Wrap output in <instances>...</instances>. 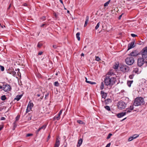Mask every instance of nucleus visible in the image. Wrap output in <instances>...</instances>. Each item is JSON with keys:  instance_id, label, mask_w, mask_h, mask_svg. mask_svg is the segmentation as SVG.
I'll return each instance as SVG.
<instances>
[{"instance_id": "obj_19", "label": "nucleus", "mask_w": 147, "mask_h": 147, "mask_svg": "<svg viewBox=\"0 0 147 147\" xmlns=\"http://www.w3.org/2000/svg\"><path fill=\"white\" fill-rule=\"evenodd\" d=\"M80 33L79 32H78L76 34V37L78 39V41L80 40Z\"/></svg>"}, {"instance_id": "obj_61", "label": "nucleus", "mask_w": 147, "mask_h": 147, "mask_svg": "<svg viewBox=\"0 0 147 147\" xmlns=\"http://www.w3.org/2000/svg\"><path fill=\"white\" fill-rule=\"evenodd\" d=\"M108 75H111V72H109L108 73Z\"/></svg>"}, {"instance_id": "obj_57", "label": "nucleus", "mask_w": 147, "mask_h": 147, "mask_svg": "<svg viewBox=\"0 0 147 147\" xmlns=\"http://www.w3.org/2000/svg\"><path fill=\"white\" fill-rule=\"evenodd\" d=\"M145 59L146 60L145 61V63L147 64V58H146Z\"/></svg>"}, {"instance_id": "obj_56", "label": "nucleus", "mask_w": 147, "mask_h": 147, "mask_svg": "<svg viewBox=\"0 0 147 147\" xmlns=\"http://www.w3.org/2000/svg\"><path fill=\"white\" fill-rule=\"evenodd\" d=\"M23 5L25 6H27V4L26 3H24L23 4Z\"/></svg>"}, {"instance_id": "obj_3", "label": "nucleus", "mask_w": 147, "mask_h": 147, "mask_svg": "<svg viewBox=\"0 0 147 147\" xmlns=\"http://www.w3.org/2000/svg\"><path fill=\"white\" fill-rule=\"evenodd\" d=\"M126 105L127 103L122 100H121L118 102L117 106L119 109L122 110L126 107Z\"/></svg>"}, {"instance_id": "obj_39", "label": "nucleus", "mask_w": 147, "mask_h": 147, "mask_svg": "<svg viewBox=\"0 0 147 147\" xmlns=\"http://www.w3.org/2000/svg\"><path fill=\"white\" fill-rule=\"evenodd\" d=\"M13 127L14 129L17 126V125L16 124V121H15L13 123Z\"/></svg>"}, {"instance_id": "obj_11", "label": "nucleus", "mask_w": 147, "mask_h": 147, "mask_svg": "<svg viewBox=\"0 0 147 147\" xmlns=\"http://www.w3.org/2000/svg\"><path fill=\"white\" fill-rule=\"evenodd\" d=\"M135 41H134L131 42V43H129L128 45V50H129L130 49L134 48L135 47V46L134 45Z\"/></svg>"}, {"instance_id": "obj_32", "label": "nucleus", "mask_w": 147, "mask_h": 147, "mask_svg": "<svg viewBox=\"0 0 147 147\" xmlns=\"http://www.w3.org/2000/svg\"><path fill=\"white\" fill-rule=\"evenodd\" d=\"M127 108L128 109L130 110L131 111L132 110L134 109V108L133 105H131L129 108Z\"/></svg>"}, {"instance_id": "obj_55", "label": "nucleus", "mask_w": 147, "mask_h": 147, "mask_svg": "<svg viewBox=\"0 0 147 147\" xmlns=\"http://www.w3.org/2000/svg\"><path fill=\"white\" fill-rule=\"evenodd\" d=\"M42 51H40L38 53V55H41L42 54Z\"/></svg>"}, {"instance_id": "obj_18", "label": "nucleus", "mask_w": 147, "mask_h": 147, "mask_svg": "<svg viewBox=\"0 0 147 147\" xmlns=\"http://www.w3.org/2000/svg\"><path fill=\"white\" fill-rule=\"evenodd\" d=\"M133 82V80L128 81L127 82V84L128 86L129 87H130L131 86V84Z\"/></svg>"}, {"instance_id": "obj_34", "label": "nucleus", "mask_w": 147, "mask_h": 147, "mask_svg": "<svg viewBox=\"0 0 147 147\" xmlns=\"http://www.w3.org/2000/svg\"><path fill=\"white\" fill-rule=\"evenodd\" d=\"M134 76V75L133 74L130 75L129 76V78L131 79H133Z\"/></svg>"}, {"instance_id": "obj_33", "label": "nucleus", "mask_w": 147, "mask_h": 147, "mask_svg": "<svg viewBox=\"0 0 147 147\" xmlns=\"http://www.w3.org/2000/svg\"><path fill=\"white\" fill-rule=\"evenodd\" d=\"M54 85L56 86H59V83L57 82H55L54 83Z\"/></svg>"}, {"instance_id": "obj_30", "label": "nucleus", "mask_w": 147, "mask_h": 147, "mask_svg": "<svg viewBox=\"0 0 147 147\" xmlns=\"http://www.w3.org/2000/svg\"><path fill=\"white\" fill-rule=\"evenodd\" d=\"M105 108L108 111L110 110V108L109 106H106L105 107Z\"/></svg>"}, {"instance_id": "obj_51", "label": "nucleus", "mask_w": 147, "mask_h": 147, "mask_svg": "<svg viewBox=\"0 0 147 147\" xmlns=\"http://www.w3.org/2000/svg\"><path fill=\"white\" fill-rule=\"evenodd\" d=\"M41 19L43 20H45V17L44 16L42 17L41 18Z\"/></svg>"}, {"instance_id": "obj_16", "label": "nucleus", "mask_w": 147, "mask_h": 147, "mask_svg": "<svg viewBox=\"0 0 147 147\" xmlns=\"http://www.w3.org/2000/svg\"><path fill=\"white\" fill-rule=\"evenodd\" d=\"M89 21V17L87 16L86 17V21L85 22V24L84 25V27H85L87 25V24Z\"/></svg>"}, {"instance_id": "obj_10", "label": "nucleus", "mask_w": 147, "mask_h": 147, "mask_svg": "<svg viewBox=\"0 0 147 147\" xmlns=\"http://www.w3.org/2000/svg\"><path fill=\"white\" fill-rule=\"evenodd\" d=\"M2 88L3 90L5 92H8L11 89L10 86L8 84L4 85Z\"/></svg>"}, {"instance_id": "obj_9", "label": "nucleus", "mask_w": 147, "mask_h": 147, "mask_svg": "<svg viewBox=\"0 0 147 147\" xmlns=\"http://www.w3.org/2000/svg\"><path fill=\"white\" fill-rule=\"evenodd\" d=\"M139 54V52L137 50L133 51L129 54V55L132 57H136Z\"/></svg>"}, {"instance_id": "obj_27", "label": "nucleus", "mask_w": 147, "mask_h": 147, "mask_svg": "<svg viewBox=\"0 0 147 147\" xmlns=\"http://www.w3.org/2000/svg\"><path fill=\"white\" fill-rule=\"evenodd\" d=\"M110 1V0H109V1H107V2H106V3H105L104 4V6L105 7L107 6L109 4V3Z\"/></svg>"}, {"instance_id": "obj_28", "label": "nucleus", "mask_w": 147, "mask_h": 147, "mask_svg": "<svg viewBox=\"0 0 147 147\" xmlns=\"http://www.w3.org/2000/svg\"><path fill=\"white\" fill-rule=\"evenodd\" d=\"M87 83L90 84H96V83L95 82L90 81H88L87 82Z\"/></svg>"}, {"instance_id": "obj_53", "label": "nucleus", "mask_w": 147, "mask_h": 147, "mask_svg": "<svg viewBox=\"0 0 147 147\" xmlns=\"http://www.w3.org/2000/svg\"><path fill=\"white\" fill-rule=\"evenodd\" d=\"M56 142L58 143H60L59 141V140L57 138V139H56Z\"/></svg>"}, {"instance_id": "obj_12", "label": "nucleus", "mask_w": 147, "mask_h": 147, "mask_svg": "<svg viewBox=\"0 0 147 147\" xmlns=\"http://www.w3.org/2000/svg\"><path fill=\"white\" fill-rule=\"evenodd\" d=\"M126 115L125 112H121L117 114V116L118 118H121Z\"/></svg>"}, {"instance_id": "obj_47", "label": "nucleus", "mask_w": 147, "mask_h": 147, "mask_svg": "<svg viewBox=\"0 0 147 147\" xmlns=\"http://www.w3.org/2000/svg\"><path fill=\"white\" fill-rule=\"evenodd\" d=\"M49 95V93H47V94L45 95V99H47V97Z\"/></svg>"}, {"instance_id": "obj_44", "label": "nucleus", "mask_w": 147, "mask_h": 147, "mask_svg": "<svg viewBox=\"0 0 147 147\" xmlns=\"http://www.w3.org/2000/svg\"><path fill=\"white\" fill-rule=\"evenodd\" d=\"M53 14L54 15V16H55V17L56 18H57V15L56 13H55V12H54L53 13Z\"/></svg>"}, {"instance_id": "obj_6", "label": "nucleus", "mask_w": 147, "mask_h": 147, "mask_svg": "<svg viewBox=\"0 0 147 147\" xmlns=\"http://www.w3.org/2000/svg\"><path fill=\"white\" fill-rule=\"evenodd\" d=\"M121 70L124 72H128L129 70V67L126 65H122L120 68Z\"/></svg>"}, {"instance_id": "obj_41", "label": "nucleus", "mask_w": 147, "mask_h": 147, "mask_svg": "<svg viewBox=\"0 0 147 147\" xmlns=\"http://www.w3.org/2000/svg\"><path fill=\"white\" fill-rule=\"evenodd\" d=\"M62 111H63V109H61V110H60V111L59 112V113L58 115H59V116H60V115L62 114Z\"/></svg>"}, {"instance_id": "obj_2", "label": "nucleus", "mask_w": 147, "mask_h": 147, "mask_svg": "<svg viewBox=\"0 0 147 147\" xmlns=\"http://www.w3.org/2000/svg\"><path fill=\"white\" fill-rule=\"evenodd\" d=\"M144 104L145 102L144 101V99L142 97H139L135 99L133 105L137 106L143 105Z\"/></svg>"}, {"instance_id": "obj_1", "label": "nucleus", "mask_w": 147, "mask_h": 147, "mask_svg": "<svg viewBox=\"0 0 147 147\" xmlns=\"http://www.w3.org/2000/svg\"><path fill=\"white\" fill-rule=\"evenodd\" d=\"M116 79L114 77L107 76L104 80L105 84V85L112 86L115 83Z\"/></svg>"}, {"instance_id": "obj_20", "label": "nucleus", "mask_w": 147, "mask_h": 147, "mask_svg": "<svg viewBox=\"0 0 147 147\" xmlns=\"http://www.w3.org/2000/svg\"><path fill=\"white\" fill-rule=\"evenodd\" d=\"M139 136V135H138V134H134V135H133L132 136H131L133 140L134 139H135L136 138H137Z\"/></svg>"}, {"instance_id": "obj_13", "label": "nucleus", "mask_w": 147, "mask_h": 147, "mask_svg": "<svg viewBox=\"0 0 147 147\" xmlns=\"http://www.w3.org/2000/svg\"><path fill=\"white\" fill-rule=\"evenodd\" d=\"M46 127V125H43V126H42L41 127L39 128V129H38V130L36 131V134H38V132H39V131H40L42 129L44 130L45 129Z\"/></svg>"}, {"instance_id": "obj_40", "label": "nucleus", "mask_w": 147, "mask_h": 147, "mask_svg": "<svg viewBox=\"0 0 147 147\" xmlns=\"http://www.w3.org/2000/svg\"><path fill=\"white\" fill-rule=\"evenodd\" d=\"M16 72L15 71H13L11 72V74L14 76H15L16 74Z\"/></svg>"}, {"instance_id": "obj_50", "label": "nucleus", "mask_w": 147, "mask_h": 147, "mask_svg": "<svg viewBox=\"0 0 147 147\" xmlns=\"http://www.w3.org/2000/svg\"><path fill=\"white\" fill-rule=\"evenodd\" d=\"M110 145L111 143H109L106 145L105 147H110Z\"/></svg>"}, {"instance_id": "obj_36", "label": "nucleus", "mask_w": 147, "mask_h": 147, "mask_svg": "<svg viewBox=\"0 0 147 147\" xmlns=\"http://www.w3.org/2000/svg\"><path fill=\"white\" fill-rule=\"evenodd\" d=\"M112 135V134H111V133H110L109 134V135H108V136H107V139H109V138H110L111 137Z\"/></svg>"}, {"instance_id": "obj_54", "label": "nucleus", "mask_w": 147, "mask_h": 147, "mask_svg": "<svg viewBox=\"0 0 147 147\" xmlns=\"http://www.w3.org/2000/svg\"><path fill=\"white\" fill-rule=\"evenodd\" d=\"M123 14V13H122V14H121V15L119 16V17L118 18V19H120L121 18V17L122 16V15Z\"/></svg>"}, {"instance_id": "obj_49", "label": "nucleus", "mask_w": 147, "mask_h": 147, "mask_svg": "<svg viewBox=\"0 0 147 147\" xmlns=\"http://www.w3.org/2000/svg\"><path fill=\"white\" fill-rule=\"evenodd\" d=\"M59 145H60L59 143H57V142H56L55 144V145L57 146H58V147L59 146Z\"/></svg>"}, {"instance_id": "obj_63", "label": "nucleus", "mask_w": 147, "mask_h": 147, "mask_svg": "<svg viewBox=\"0 0 147 147\" xmlns=\"http://www.w3.org/2000/svg\"><path fill=\"white\" fill-rule=\"evenodd\" d=\"M84 54L83 53H82L81 54V56H84Z\"/></svg>"}, {"instance_id": "obj_37", "label": "nucleus", "mask_w": 147, "mask_h": 147, "mask_svg": "<svg viewBox=\"0 0 147 147\" xmlns=\"http://www.w3.org/2000/svg\"><path fill=\"white\" fill-rule=\"evenodd\" d=\"M1 70L2 71H3L4 70V68L3 66L0 65Z\"/></svg>"}, {"instance_id": "obj_38", "label": "nucleus", "mask_w": 147, "mask_h": 147, "mask_svg": "<svg viewBox=\"0 0 147 147\" xmlns=\"http://www.w3.org/2000/svg\"><path fill=\"white\" fill-rule=\"evenodd\" d=\"M118 65L117 64H116L115 65H114V68L115 69H118Z\"/></svg>"}, {"instance_id": "obj_29", "label": "nucleus", "mask_w": 147, "mask_h": 147, "mask_svg": "<svg viewBox=\"0 0 147 147\" xmlns=\"http://www.w3.org/2000/svg\"><path fill=\"white\" fill-rule=\"evenodd\" d=\"M77 122L80 124H84V122L80 120H78Z\"/></svg>"}, {"instance_id": "obj_22", "label": "nucleus", "mask_w": 147, "mask_h": 147, "mask_svg": "<svg viewBox=\"0 0 147 147\" xmlns=\"http://www.w3.org/2000/svg\"><path fill=\"white\" fill-rule=\"evenodd\" d=\"M138 68H134V70L133 71V72H135V73H137L138 71Z\"/></svg>"}, {"instance_id": "obj_35", "label": "nucleus", "mask_w": 147, "mask_h": 147, "mask_svg": "<svg viewBox=\"0 0 147 147\" xmlns=\"http://www.w3.org/2000/svg\"><path fill=\"white\" fill-rule=\"evenodd\" d=\"M20 116L19 115H18L16 117V121H18L19 118H20Z\"/></svg>"}, {"instance_id": "obj_21", "label": "nucleus", "mask_w": 147, "mask_h": 147, "mask_svg": "<svg viewBox=\"0 0 147 147\" xmlns=\"http://www.w3.org/2000/svg\"><path fill=\"white\" fill-rule=\"evenodd\" d=\"M60 116H59V115H58L57 116H55L53 118V119L54 120H58L60 119Z\"/></svg>"}, {"instance_id": "obj_7", "label": "nucleus", "mask_w": 147, "mask_h": 147, "mask_svg": "<svg viewBox=\"0 0 147 147\" xmlns=\"http://www.w3.org/2000/svg\"><path fill=\"white\" fill-rule=\"evenodd\" d=\"M142 57L146 58H147V47L144 48L142 51Z\"/></svg>"}, {"instance_id": "obj_46", "label": "nucleus", "mask_w": 147, "mask_h": 147, "mask_svg": "<svg viewBox=\"0 0 147 147\" xmlns=\"http://www.w3.org/2000/svg\"><path fill=\"white\" fill-rule=\"evenodd\" d=\"M131 36L133 37H135L137 36V35L133 34H131Z\"/></svg>"}, {"instance_id": "obj_24", "label": "nucleus", "mask_w": 147, "mask_h": 147, "mask_svg": "<svg viewBox=\"0 0 147 147\" xmlns=\"http://www.w3.org/2000/svg\"><path fill=\"white\" fill-rule=\"evenodd\" d=\"M104 87V83L103 82H102L101 83V85L100 86V88L101 90H102Z\"/></svg>"}, {"instance_id": "obj_58", "label": "nucleus", "mask_w": 147, "mask_h": 147, "mask_svg": "<svg viewBox=\"0 0 147 147\" xmlns=\"http://www.w3.org/2000/svg\"><path fill=\"white\" fill-rule=\"evenodd\" d=\"M60 2L62 4H63V2L62 0H59Z\"/></svg>"}, {"instance_id": "obj_14", "label": "nucleus", "mask_w": 147, "mask_h": 147, "mask_svg": "<svg viewBox=\"0 0 147 147\" xmlns=\"http://www.w3.org/2000/svg\"><path fill=\"white\" fill-rule=\"evenodd\" d=\"M82 138L80 139L78 141V144L77 145V147H79L82 144Z\"/></svg>"}, {"instance_id": "obj_43", "label": "nucleus", "mask_w": 147, "mask_h": 147, "mask_svg": "<svg viewBox=\"0 0 147 147\" xmlns=\"http://www.w3.org/2000/svg\"><path fill=\"white\" fill-rule=\"evenodd\" d=\"M42 44L38 43L37 45V47H38L40 48L42 46Z\"/></svg>"}, {"instance_id": "obj_48", "label": "nucleus", "mask_w": 147, "mask_h": 147, "mask_svg": "<svg viewBox=\"0 0 147 147\" xmlns=\"http://www.w3.org/2000/svg\"><path fill=\"white\" fill-rule=\"evenodd\" d=\"M5 118L3 117H2L1 118V120H5Z\"/></svg>"}, {"instance_id": "obj_17", "label": "nucleus", "mask_w": 147, "mask_h": 147, "mask_svg": "<svg viewBox=\"0 0 147 147\" xmlns=\"http://www.w3.org/2000/svg\"><path fill=\"white\" fill-rule=\"evenodd\" d=\"M22 96V94L18 95L16 96L14 99L16 100L17 101H18L21 98Z\"/></svg>"}, {"instance_id": "obj_64", "label": "nucleus", "mask_w": 147, "mask_h": 147, "mask_svg": "<svg viewBox=\"0 0 147 147\" xmlns=\"http://www.w3.org/2000/svg\"><path fill=\"white\" fill-rule=\"evenodd\" d=\"M50 138V136L49 135L48 136V138H48V140H49V139Z\"/></svg>"}, {"instance_id": "obj_45", "label": "nucleus", "mask_w": 147, "mask_h": 147, "mask_svg": "<svg viewBox=\"0 0 147 147\" xmlns=\"http://www.w3.org/2000/svg\"><path fill=\"white\" fill-rule=\"evenodd\" d=\"M32 135V134H26L27 137H29Z\"/></svg>"}, {"instance_id": "obj_62", "label": "nucleus", "mask_w": 147, "mask_h": 147, "mask_svg": "<svg viewBox=\"0 0 147 147\" xmlns=\"http://www.w3.org/2000/svg\"><path fill=\"white\" fill-rule=\"evenodd\" d=\"M85 79H86V82L87 83V82H88V81L87 80V79L86 78H85Z\"/></svg>"}, {"instance_id": "obj_59", "label": "nucleus", "mask_w": 147, "mask_h": 147, "mask_svg": "<svg viewBox=\"0 0 147 147\" xmlns=\"http://www.w3.org/2000/svg\"><path fill=\"white\" fill-rule=\"evenodd\" d=\"M3 126H1L0 127V131L3 128Z\"/></svg>"}, {"instance_id": "obj_5", "label": "nucleus", "mask_w": 147, "mask_h": 147, "mask_svg": "<svg viewBox=\"0 0 147 147\" xmlns=\"http://www.w3.org/2000/svg\"><path fill=\"white\" fill-rule=\"evenodd\" d=\"M146 59V58L142 57L139 58L137 61L138 65L139 67L142 66L145 63L144 60Z\"/></svg>"}, {"instance_id": "obj_23", "label": "nucleus", "mask_w": 147, "mask_h": 147, "mask_svg": "<svg viewBox=\"0 0 147 147\" xmlns=\"http://www.w3.org/2000/svg\"><path fill=\"white\" fill-rule=\"evenodd\" d=\"M131 111L130 110L128 109L127 108L126 109V110L125 111V112L126 114H127L131 112Z\"/></svg>"}, {"instance_id": "obj_42", "label": "nucleus", "mask_w": 147, "mask_h": 147, "mask_svg": "<svg viewBox=\"0 0 147 147\" xmlns=\"http://www.w3.org/2000/svg\"><path fill=\"white\" fill-rule=\"evenodd\" d=\"M131 136L128 139V141L129 142L131 141L132 140H133V139L132 138H131Z\"/></svg>"}, {"instance_id": "obj_60", "label": "nucleus", "mask_w": 147, "mask_h": 147, "mask_svg": "<svg viewBox=\"0 0 147 147\" xmlns=\"http://www.w3.org/2000/svg\"><path fill=\"white\" fill-rule=\"evenodd\" d=\"M45 25V24H42V25H41V27H43V26H44V25Z\"/></svg>"}, {"instance_id": "obj_4", "label": "nucleus", "mask_w": 147, "mask_h": 147, "mask_svg": "<svg viewBox=\"0 0 147 147\" xmlns=\"http://www.w3.org/2000/svg\"><path fill=\"white\" fill-rule=\"evenodd\" d=\"M125 61L127 64L131 65L134 63V60L133 57H128L125 59Z\"/></svg>"}, {"instance_id": "obj_52", "label": "nucleus", "mask_w": 147, "mask_h": 147, "mask_svg": "<svg viewBox=\"0 0 147 147\" xmlns=\"http://www.w3.org/2000/svg\"><path fill=\"white\" fill-rule=\"evenodd\" d=\"M53 47L54 49H56L57 47V46L55 45H53Z\"/></svg>"}, {"instance_id": "obj_31", "label": "nucleus", "mask_w": 147, "mask_h": 147, "mask_svg": "<svg viewBox=\"0 0 147 147\" xmlns=\"http://www.w3.org/2000/svg\"><path fill=\"white\" fill-rule=\"evenodd\" d=\"M99 26H100V22H99L98 23H97L96 26H95V30H97L98 28L99 27Z\"/></svg>"}, {"instance_id": "obj_25", "label": "nucleus", "mask_w": 147, "mask_h": 147, "mask_svg": "<svg viewBox=\"0 0 147 147\" xmlns=\"http://www.w3.org/2000/svg\"><path fill=\"white\" fill-rule=\"evenodd\" d=\"M95 57V60L97 61H99L101 60V59L98 56H96Z\"/></svg>"}, {"instance_id": "obj_26", "label": "nucleus", "mask_w": 147, "mask_h": 147, "mask_svg": "<svg viewBox=\"0 0 147 147\" xmlns=\"http://www.w3.org/2000/svg\"><path fill=\"white\" fill-rule=\"evenodd\" d=\"M6 98L5 95H3L1 97V99L2 100H4Z\"/></svg>"}, {"instance_id": "obj_8", "label": "nucleus", "mask_w": 147, "mask_h": 147, "mask_svg": "<svg viewBox=\"0 0 147 147\" xmlns=\"http://www.w3.org/2000/svg\"><path fill=\"white\" fill-rule=\"evenodd\" d=\"M33 106V103L32 102H31L30 101L28 105L27 108L26 109V113H27L30 111L32 109Z\"/></svg>"}, {"instance_id": "obj_15", "label": "nucleus", "mask_w": 147, "mask_h": 147, "mask_svg": "<svg viewBox=\"0 0 147 147\" xmlns=\"http://www.w3.org/2000/svg\"><path fill=\"white\" fill-rule=\"evenodd\" d=\"M100 93L102 95V98L105 99L107 96V94L104 92L103 91H101Z\"/></svg>"}]
</instances>
